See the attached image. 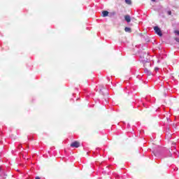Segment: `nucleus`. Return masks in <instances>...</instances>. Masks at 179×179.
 <instances>
[{
    "mask_svg": "<svg viewBox=\"0 0 179 179\" xmlns=\"http://www.w3.org/2000/svg\"><path fill=\"white\" fill-rule=\"evenodd\" d=\"M35 179H41L40 177L37 176Z\"/></svg>",
    "mask_w": 179,
    "mask_h": 179,
    "instance_id": "nucleus-11",
    "label": "nucleus"
},
{
    "mask_svg": "<svg viewBox=\"0 0 179 179\" xmlns=\"http://www.w3.org/2000/svg\"><path fill=\"white\" fill-rule=\"evenodd\" d=\"M124 20L127 23L131 22V16L129 15H124Z\"/></svg>",
    "mask_w": 179,
    "mask_h": 179,
    "instance_id": "nucleus-3",
    "label": "nucleus"
},
{
    "mask_svg": "<svg viewBox=\"0 0 179 179\" xmlns=\"http://www.w3.org/2000/svg\"><path fill=\"white\" fill-rule=\"evenodd\" d=\"M125 2H126V3H127V5H131V0H125Z\"/></svg>",
    "mask_w": 179,
    "mask_h": 179,
    "instance_id": "nucleus-6",
    "label": "nucleus"
},
{
    "mask_svg": "<svg viewBox=\"0 0 179 179\" xmlns=\"http://www.w3.org/2000/svg\"><path fill=\"white\" fill-rule=\"evenodd\" d=\"M102 15H103V17H106V16H108V11H106V10L103 11L102 12Z\"/></svg>",
    "mask_w": 179,
    "mask_h": 179,
    "instance_id": "nucleus-4",
    "label": "nucleus"
},
{
    "mask_svg": "<svg viewBox=\"0 0 179 179\" xmlns=\"http://www.w3.org/2000/svg\"><path fill=\"white\" fill-rule=\"evenodd\" d=\"M155 71H159V68L155 67Z\"/></svg>",
    "mask_w": 179,
    "mask_h": 179,
    "instance_id": "nucleus-10",
    "label": "nucleus"
},
{
    "mask_svg": "<svg viewBox=\"0 0 179 179\" xmlns=\"http://www.w3.org/2000/svg\"><path fill=\"white\" fill-rule=\"evenodd\" d=\"M174 33L175 34H178V36H179V31H175Z\"/></svg>",
    "mask_w": 179,
    "mask_h": 179,
    "instance_id": "nucleus-7",
    "label": "nucleus"
},
{
    "mask_svg": "<svg viewBox=\"0 0 179 179\" xmlns=\"http://www.w3.org/2000/svg\"><path fill=\"white\" fill-rule=\"evenodd\" d=\"M79 146H80L79 141H74L71 144V148H79Z\"/></svg>",
    "mask_w": 179,
    "mask_h": 179,
    "instance_id": "nucleus-2",
    "label": "nucleus"
},
{
    "mask_svg": "<svg viewBox=\"0 0 179 179\" xmlns=\"http://www.w3.org/2000/svg\"><path fill=\"white\" fill-rule=\"evenodd\" d=\"M167 13H168V15H169V16L171 15V10L168 11Z\"/></svg>",
    "mask_w": 179,
    "mask_h": 179,
    "instance_id": "nucleus-8",
    "label": "nucleus"
},
{
    "mask_svg": "<svg viewBox=\"0 0 179 179\" xmlns=\"http://www.w3.org/2000/svg\"><path fill=\"white\" fill-rule=\"evenodd\" d=\"M154 30L155 33H157V34H158V36H159L160 37L163 36V34H162V30H160V28H159V27H155Z\"/></svg>",
    "mask_w": 179,
    "mask_h": 179,
    "instance_id": "nucleus-1",
    "label": "nucleus"
},
{
    "mask_svg": "<svg viewBox=\"0 0 179 179\" xmlns=\"http://www.w3.org/2000/svg\"><path fill=\"white\" fill-rule=\"evenodd\" d=\"M0 170H1V167H0Z\"/></svg>",
    "mask_w": 179,
    "mask_h": 179,
    "instance_id": "nucleus-13",
    "label": "nucleus"
},
{
    "mask_svg": "<svg viewBox=\"0 0 179 179\" xmlns=\"http://www.w3.org/2000/svg\"><path fill=\"white\" fill-rule=\"evenodd\" d=\"M175 40L177 41V43H179V38H175Z\"/></svg>",
    "mask_w": 179,
    "mask_h": 179,
    "instance_id": "nucleus-9",
    "label": "nucleus"
},
{
    "mask_svg": "<svg viewBox=\"0 0 179 179\" xmlns=\"http://www.w3.org/2000/svg\"><path fill=\"white\" fill-rule=\"evenodd\" d=\"M153 2H155V1H156V0H152Z\"/></svg>",
    "mask_w": 179,
    "mask_h": 179,
    "instance_id": "nucleus-12",
    "label": "nucleus"
},
{
    "mask_svg": "<svg viewBox=\"0 0 179 179\" xmlns=\"http://www.w3.org/2000/svg\"><path fill=\"white\" fill-rule=\"evenodd\" d=\"M124 31H125L127 33H131V31H132V30H131V28H129V27H125V28H124Z\"/></svg>",
    "mask_w": 179,
    "mask_h": 179,
    "instance_id": "nucleus-5",
    "label": "nucleus"
}]
</instances>
